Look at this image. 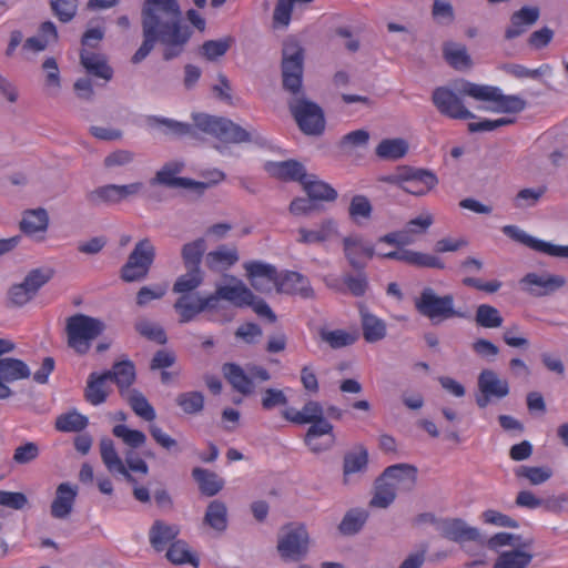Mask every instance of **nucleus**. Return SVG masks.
Returning <instances> with one entry per match:
<instances>
[{
    "mask_svg": "<svg viewBox=\"0 0 568 568\" xmlns=\"http://www.w3.org/2000/svg\"><path fill=\"white\" fill-rule=\"evenodd\" d=\"M143 41L131 58L133 64L142 62L159 42L165 48L163 60L178 58L189 42L192 31L183 24L179 0H143L141 6Z\"/></svg>",
    "mask_w": 568,
    "mask_h": 568,
    "instance_id": "nucleus-1",
    "label": "nucleus"
},
{
    "mask_svg": "<svg viewBox=\"0 0 568 568\" xmlns=\"http://www.w3.org/2000/svg\"><path fill=\"white\" fill-rule=\"evenodd\" d=\"M468 85H479L465 79L455 80L450 87H437L432 93V102L442 115L455 120L475 119L476 115L464 104V97H469Z\"/></svg>",
    "mask_w": 568,
    "mask_h": 568,
    "instance_id": "nucleus-2",
    "label": "nucleus"
},
{
    "mask_svg": "<svg viewBox=\"0 0 568 568\" xmlns=\"http://www.w3.org/2000/svg\"><path fill=\"white\" fill-rule=\"evenodd\" d=\"M106 328L105 323L97 317L77 313L65 321L67 344L78 355H85Z\"/></svg>",
    "mask_w": 568,
    "mask_h": 568,
    "instance_id": "nucleus-3",
    "label": "nucleus"
},
{
    "mask_svg": "<svg viewBox=\"0 0 568 568\" xmlns=\"http://www.w3.org/2000/svg\"><path fill=\"white\" fill-rule=\"evenodd\" d=\"M194 135L196 130L212 135L225 143H246L252 141L251 133L230 119L207 113H192Z\"/></svg>",
    "mask_w": 568,
    "mask_h": 568,
    "instance_id": "nucleus-4",
    "label": "nucleus"
},
{
    "mask_svg": "<svg viewBox=\"0 0 568 568\" xmlns=\"http://www.w3.org/2000/svg\"><path fill=\"white\" fill-rule=\"evenodd\" d=\"M185 164L182 161H170L164 163L150 180V185H160L168 189L191 190L197 194H202L212 184L217 183L225 178L224 173L221 171H214V180L211 183L195 181L190 178L178 176L183 172Z\"/></svg>",
    "mask_w": 568,
    "mask_h": 568,
    "instance_id": "nucleus-5",
    "label": "nucleus"
},
{
    "mask_svg": "<svg viewBox=\"0 0 568 568\" xmlns=\"http://www.w3.org/2000/svg\"><path fill=\"white\" fill-rule=\"evenodd\" d=\"M290 113L298 129L306 135L320 136L324 133L326 121L324 110L316 102L308 100L304 93L288 100Z\"/></svg>",
    "mask_w": 568,
    "mask_h": 568,
    "instance_id": "nucleus-6",
    "label": "nucleus"
},
{
    "mask_svg": "<svg viewBox=\"0 0 568 568\" xmlns=\"http://www.w3.org/2000/svg\"><path fill=\"white\" fill-rule=\"evenodd\" d=\"M416 311L424 317L438 324L454 317H465V314L454 307L452 294L438 295L434 288L424 287L418 297L415 298Z\"/></svg>",
    "mask_w": 568,
    "mask_h": 568,
    "instance_id": "nucleus-7",
    "label": "nucleus"
},
{
    "mask_svg": "<svg viewBox=\"0 0 568 568\" xmlns=\"http://www.w3.org/2000/svg\"><path fill=\"white\" fill-rule=\"evenodd\" d=\"M155 246L150 239L144 237L135 243L126 262L120 268V278L125 283L145 280L154 263Z\"/></svg>",
    "mask_w": 568,
    "mask_h": 568,
    "instance_id": "nucleus-8",
    "label": "nucleus"
},
{
    "mask_svg": "<svg viewBox=\"0 0 568 568\" xmlns=\"http://www.w3.org/2000/svg\"><path fill=\"white\" fill-rule=\"evenodd\" d=\"M282 84L293 95L302 92L304 50L295 42L285 43L282 50Z\"/></svg>",
    "mask_w": 568,
    "mask_h": 568,
    "instance_id": "nucleus-9",
    "label": "nucleus"
},
{
    "mask_svg": "<svg viewBox=\"0 0 568 568\" xmlns=\"http://www.w3.org/2000/svg\"><path fill=\"white\" fill-rule=\"evenodd\" d=\"M311 538L304 524H290L283 527L276 549L284 561H300L306 557Z\"/></svg>",
    "mask_w": 568,
    "mask_h": 568,
    "instance_id": "nucleus-10",
    "label": "nucleus"
},
{
    "mask_svg": "<svg viewBox=\"0 0 568 568\" xmlns=\"http://www.w3.org/2000/svg\"><path fill=\"white\" fill-rule=\"evenodd\" d=\"M466 93L470 98L481 102H494L495 106L485 108L488 111L497 113H519L526 109L527 102L518 95H506L501 90L494 85L479 84L468 85Z\"/></svg>",
    "mask_w": 568,
    "mask_h": 568,
    "instance_id": "nucleus-11",
    "label": "nucleus"
},
{
    "mask_svg": "<svg viewBox=\"0 0 568 568\" xmlns=\"http://www.w3.org/2000/svg\"><path fill=\"white\" fill-rule=\"evenodd\" d=\"M173 310L179 315L180 324L190 323L202 313L217 311L213 293L203 294L201 292L179 296L173 304Z\"/></svg>",
    "mask_w": 568,
    "mask_h": 568,
    "instance_id": "nucleus-12",
    "label": "nucleus"
},
{
    "mask_svg": "<svg viewBox=\"0 0 568 568\" xmlns=\"http://www.w3.org/2000/svg\"><path fill=\"white\" fill-rule=\"evenodd\" d=\"M439 535L459 545L466 541H474L484 547L485 537L478 528L469 526L462 518H442L437 523Z\"/></svg>",
    "mask_w": 568,
    "mask_h": 568,
    "instance_id": "nucleus-13",
    "label": "nucleus"
},
{
    "mask_svg": "<svg viewBox=\"0 0 568 568\" xmlns=\"http://www.w3.org/2000/svg\"><path fill=\"white\" fill-rule=\"evenodd\" d=\"M247 278L251 286L260 293H271L275 287L277 290V270L271 264L260 261L247 262L244 264Z\"/></svg>",
    "mask_w": 568,
    "mask_h": 568,
    "instance_id": "nucleus-14",
    "label": "nucleus"
},
{
    "mask_svg": "<svg viewBox=\"0 0 568 568\" xmlns=\"http://www.w3.org/2000/svg\"><path fill=\"white\" fill-rule=\"evenodd\" d=\"M342 244L344 256L353 270H365V258L371 260L375 255L374 245L365 243L359 235L345 236Z\"/></svg>",
    "mask_w": 568,
    "mask_h": 568,
    "instance_id": "nucleus-15",
    "label": "nucleus"
},
{
    "mask_svg": "<svg viewBox=\"0 0 568 568\" xmlns=\"http://www.w3.org/2000/svg\"><path fill=\"white\" fill-rule=\"evenodd\" d=\"M503 232L510 239L528 246L537 252L545 253L550 256L566 257L568 258V245H556L539 239H536L526 232L519 230L515 225H506L503 227Z\"/></svg>",
    "mask_w": 568,
    "mask_h": 568,
    "instance_id": "nucleus-16",
    "label": "nucleus"
},
{
    "mask_svg": "<svg viewBox=\"0 0 568 568\" xmlns=\"http://www.w3.org/2000/svg\"><path fill=\"white\" fill-rule=\"evenodd\" d=\"M339 235L337 222L327 217L316 229L300 226L296 230V243L301 245H322Z\"/></svg>",
    "mask_w": 568,
    "mask_h": 568,
    "instance_id": "nucleus-17",
    "label": "nucleus"
},
{
    "mask_svg": "<svg viewBox=\"0 0 568 568\" xmlns=\"http://www.w3.org/2000/svg\"><path fill=\"white\" fill-rule=\"evenodd\" d=\"M310 424L304 436L305 444L315 454L329 449L334 443L333 425L324 416Z\"/></svg>",
    "mask_w": 568,
    "mask_h": 568,
    "instance_id": "nucleus-18",
    "label": "nucleus"
},
{
    "mask_svg": "<svg viewBox=\"0 0 568 568\" xmlns=\"http://www.w3.org/2000/svg\"><path fill=\"white\" fill-rule=\"evenodd\" d=\"M566 280L561 275H539L528 273L520 280V285L532 296H546L561 288Z\"/></svg>",
    "mask_w": 568,
    "mask_h": 568,
    "instance_id": "nucleus-19",
    "label": "nucleus"
},
{
    "mask_svg": "<svg viewBox=\"0 0 568 568\" xmlns=\"http://www.w3.org/2000/svg\"><path fill=\"white\" fill-rule=\"evenodd\" d=\"M234 285H219L213 293L216 308L221 300L230 302L233 306L243 308L246 304H252L253 292L235 276H231Z\"/></svg>",
    "mask_w": 568,
    "mask_h": 568,
    "instance_id": "nucleus-20",
    "label": "nucleus"
},
{
    "mask_svg": "<svg viewBox=\"0 0 568 568\" xmlns=\"http://www.w3.org/2000/svg\"><path fill=\"white\" fill-rule=\"evenodd\" d=\"M417 468L410 464H395L386 467L383 473L396 493H410L417 483Z\"/></svg>",
    "mask_w": 568,
    "mask_h": 568,
    "instance_id": "nucleus-21",
    "label": "nucleus"
},
{
    "mask_svg": "<svg viewBox=\"0 0 568 568\" xmlns=\"http://www.w3.org/2000/svg\"><path fill=\"white\" fill-rule=\"evenodd\" d=\"M540 17L538 7H523L510 16V23L505 30V39L513 40L523 36Z\"/></svg>",
    "mask_w": 568,
    "mask_h": 568,
    "instance_id": "nucleus-22",
    "label": "nucleus"
},
{
    "mask_svg": "<svg viewBox=\"0 0 568 568\" xmlns=\"http://www.w3.org/2000/svg\"><path fill=\"white\" fill-rule=\"evenodd\" d=\"M78 495V487L70 483H61L50 506V514L55 519H65L72 511Z\"/></svg>",
    "mask_w": 568,
    "mask_h": 568,
    "instance_id": "nucleus-23",
    "label": "nucleus"
},
{
    "mask_svg": "<svg viewBox=\"0 0 568 568\" xmlns=\"http://www.w3.org/2000/svg\"><path fill=\"white\" fill-rule=\"evenodd\" d=\"M101 459L110 473H118L122 475L130 484H135L136 479L125 467L123 460L120 458L114 443L109 437H102L99 443Z\"/></svg>",
    "mask_w": 568,
    "mask_h": 568,
    "instance_id": "nucleus-24",
    "label": "nucleus"
},
{
    "mask_svg": "<svg viewBox=\"0 0 568 568\" xmlns=\"http://www.w3.org/2000/svg\"><path fill=\"white\" fill-rule=\"evenodd\" d=\"M277 292L297 294L303 298L314 296L310 281L298 272H286L283 276L277 274Z\"/></svg>",
    "mask_w": 568,
    "mask_h": 568,
    "instance_id": "nucleus-25",
    "label": "nucleus"
},
{
    "mask_svg": "<svg viewBox=\"0 0 568 568\" xmlns=\"http://www.w3.org/2000/svg\"><path fill=\"white\" fill-rule=\"evenodd\" d=\"M479 393L488 394L496 399H503L508 396L510 389L507 379L500 378L493 369H483L477 379Z\"/></svg>",
    "mask_w": 568,
    "mask_h": 568,
    "instance_id": "nucleus-26",
    "label": "nucleus"
},
{
    "mask_svg": "<svg viewBox=\"0 0 568 568\" xmlns=\"http://www.w3.org/2000/svg\"><path fill=\"white\" fill-rule=\"evenodd\" d=\"M265 170L274 178L283 181H298L301 184L307 178L304 165L296 160L267 162Z\"/></svg>",
    "mask_w": 568,
    "mask_h": 568,
    "instance_id": "nucleus-27",
    "label": "nucleus"
},
{
    "mask_svg": "<svg viewBox=\"0 0 568 568\" xmlns=\"http://www.w3.org/2000/svg\"><path fill=\"white\" fill-rule=\"evenodd\" d=\"M179 534V526L156 519L149 530L150 545L155 551L161 552L168 547V545L175 541Z\"/></svg>",
    "mask_w": 568,
    "mask_h": 568,
    "instance_id": "nucleus-28",
    "label": "nucleus"
},
{
    "mask_svg": "<svg viewBox=\"0 0 568 568\" xmlns=\"http://www.w3.org/2000/svg\"><path fill=\"white\" fill-rule=\"evenodd\" d=\"M222 372L225 379L231 384L234 390L247 396L254 392V383L247 373L239 364L225 363L222 366Z\"/></svg>",
    "mask_w": 568,
    "mask_h": 568,
    "instance_id": "nucleus-29",
    "label": "nucleus"
},
{
    "mask_svg": "<svg viewBox=\"0 0 568 568\" xmlns=\"http://www.w3.org/2000/svg\"><path fill=\"white\" fill-rule=\"evenodd\" d=\"M368 466V450L363 446H356L353 452H347L343 458V484L349 485L352 475L365 473Z\"/></svg>",
    "mask_w": 568,
    "mask_h": 568,
    "instance_id": "nucleus-30",
    "label": "nucleus"
},
{
    "mask_svg": "<svg viewBox=\"0 0 568 568\" xmlns=\"http://www.w3.org/2000/svg\"><path fill=\"white\" fill-rule=\"evenodd\" d=\"M104 377L116 384L121 396H125L135 381V366L131 361L118 362L112 369L104 372Z\"/></svg>",
    "mask_w": 568,
    "mask_h": 568,
    "instance_id": "nucleus-31",
    "label": "nucleus"
},
{
    "mask_svg": "<svg viewBox=\"0 0 568 568\" xmlns=\"http://www.w3.org/2000/svg\"><path fill=\"white\" fill-rule=\"evenodd\" d=\"M80 63L90 75L105 81L112 79L113 70L102 54L82 49L80 51Z\"/></svg>",
    "mask_w": 568,
    "mask_h": 568,
    "instance_id": "nucleus-32",
    "label": "nucleus"
},
{
    "mask_svg": "<svg viewBox=\"0 0 568 568\" xmlns=\"http://www.w3.org/2000/svg\"><path fill=\"white\" fill-rule=\"evenodd\" d=\"M397 493L393 484L382 473L374 481L373 496L368 503L371 508L386 509L396 499Z\"/></svg>",
    "mask_w": 568,
    "mask_h": 568,
    "instance_id": "nucleus-33",
    "label": "nucleus"
},
{
    "mask_svg": "<svg viewBox=\"0 0 568 568\" xmlns=\"http://www.w3.org/2000/svg\"><path fill=\"white\" fill-rule=\"evenodd\" d=\"M406 180L402 190L415 196L426 195L438 183L437 176L429 170H420Z\"/></svg>",
    "mask_w": 568,
    "mask_h": 568,
    "instance_id": "nucleus-34",
    "label": "nucleus"
},
{
    "mask_svg": "<svg viewBox=\"0 0 568 568\" xmlns=\"http://www.w3.org/2000/svg\"><path fill=\"white\" fill-rule=\"evenodd\" d=\"M239 261V253L236 247H227L220 245L216 250L206 254V266L213 272L227 270Z\"/></svg>",
    "mask_w": 568,
    "mask_h": 568,
    "instance_id": "nucleus-35",
    "label": "nucleus"
},
{
    "mask_svg": "<svg viewBox=\"0 0 568 568\" xmlns=\"http://www.w3.org/2000/svg\"><path fill=\"white\" fill-rule=\"evenodd\" d=\"M282 416L291 423L305 425L324 416V409L321 403L316 400H308L304 404L301 410L287 408L282 413Z\"/></svg>",
    "mask_w": 568,
    "mask_h": 568,
    "instance_id": "nucleus-36",
    "label": "nucleus"
},
{
    "mask_svg": "<svg viewBox=\"0 0 568 568\" xmlns=\"http://www.w3.org/2000/svg\"><path fill=\"white\" fill-rule=\"evenodd\" d=\"M49 226V215L45 209L38 207L26 210L19 227L26 235H33L39 232H45Z\"/></svg>",
    "mask_w": 568,
    "mask_h": 568,
    "instance_id": "nucleus-37",
    "label": "nucleus"
},
{
    "mask_svg": "<svg viewBox=\"0 0 568 568\" xmlns=\"http://www.w3.org/2000/svg\"><path fill=\"white\" fill-rule=\"evenodd\" d=\"M192 477L197 483L200 491L207 497L217 495L224 487V480L214 471L195 467Z\"/></svg>",
    "mask_w": 568,
    "mask_h": 568,
    "instance_id": "nucleus-38",
    "label": "nucleus"
},
{
    "mask_svg": "<svg viewBox=\"0 0 568 568\" xmlns=\"http://www.w3.org/2000/svg\"><path fill=\"white\" fill-rule=\"evenodd\" d=\"M31 375L29 366L19 358H0V381L4 384L27 379Z\"/></svg>",
    "mask_w": 568,
    "mask_h": 568,
    "instance_id": "nucleus-39",
    "label": "nucleus"
},
{
    "mask_svg": "<svg viewBox=\"0 0 568 568\" xmlns=\"http://www.w3.org/2000/svg\"><path fill=\"white\" fill-rule=\"evenodd\" d=\"M206 251L205 240L199 237L185 243L181 248V258L185 270H202L201 263Z\"/></svg>",
    "mask_w": 568,
    "mask_h": 568,
    "instance_id": "nucleus-40",
    "label": "nucleus"
},
{
    "mask_svg": "<svg viewBox=\"0 0 568 568\" xmlns=\"http://www.w3.org/2000/svg\"><path fill=\"white\" fill-rule=\"evenodd\" d=\"M529 549L518 547L500 552L494 568H526L534 558V555L528 551Z\"/></svg>",
    "mask_w": 568,
    "mask_h": 568,
    "instance_id": "nucleus-41",
    "label": "nucleus"
},
{
    "mask_svg": "<svg viewBox=\"0 0 568 568\" xmlns=\"http://www.w3.org/2000/svg\"><path fill=\"white\" fill-rule=\"evenodd\" d=\"M204 283V272L202 270H186V273L176 277L173 283L172 292L182 296L199 292L197 288Z\"/></svg>",
    "mask_w": 568,
    "mask_h": 568,
    "instance_id": "nucleus-42",
    "label": "nucleus"
},
{
    "mask_svg": "<svg viewBox=\"0 0 568 568\" xmlns=\"http://www.w3.org/2000/svg\"><path fill=\"white\" fill-rule=\"evenodd\" d=\"M148 123L152 128H164L163 133L165 135H173V136H184V135H191L194 136V128L190 123L180 122L176 120L168 119V118H160V116H149Z\"/></svg>",
    "mask_w": 568,
    "mask_h": 568,
    "instance_id": "nucleus-43",
    "label": "nucleus"
},
{
    "mask_svg": "<svg viewBox=\"0 0 568 568\" xmlns=\"http://www.w3.org/2000/svg\"><path fill=\"white\" fill-rule=\"evenodd\" d=\"M307 196L315 201L333 202L337 199V192L329 184L316 180L315 175H307L302 183Z\"/></svg>",
    "mask_w": 568,
    "mask_h": 568,
    "instance_id": "nucleus-44",
    "label": "nucleus"
},
{
    "mask_svg": "<svg viewBox=\"0 0 568 568\" xmlns=\"http://www.w3.org/2000/svg\"><path fill=\"white\" fill-rule=\"evenodd\" d=\"M363 336L367 343H376L386 336V324L381 318L361 311Z\"/></svg>",
    "mask_w": 568,
    "mask_h": 568,
    "instance_id": "nucleus-45",
    "label": "nucleus"
},
{
    "mask_svg": "<svg viewBox=\"0 0 568 568\" xmlns=\"http://www.w3.org/2000/svg\"><path fill=\"white\" fill-rule=\"evenodd\" d=\"M109 381L104 377V373H91L88 378L87 387L84 389V397L91 405L98 406L103 404L108 398V392L104 388L105 382Z\"/></svg>",
    "mask_w": 568,
    "mask_h": 568,
    "instance_id": "nucleus-46",
    "label": "nucleus"
},
{
    "mask_svg": "<svg viewBox=\"0 0 568 568\" xmlns=\"http://www.w3.org/2000/svg\"><path fill=\"white\" fill-rule=\"evenodd\" d=\"M165 557L174 565L190 564L193 567H197L200 560L195 554H193L189 545L184 540H175L170 544Z\"/></svg>",
    "mask_w": 568,
    "mask_h": 568,
    "instance_id": "nucleus-47",
    "label": "nucleus"
},
{
    "mask_svg": "<svg viewBox=\"0 0 568 568\" xmlns=\"http://www.w3.org/2000/svg\"><path fill=\"white\" fill-rule=\"evenodd\" d=\"M408 152V143L404 139H384L376 146L375 153L383 160H399Z\"/></svg>",
    "mask_w": 568,
    "mask_h": 568,
    "instance_id": "nucleus-48",
    "label": "nucleus"
},
{
    "mask_svg": "<svg viewBox=\"0 0 568 568\" xmlns=\"http://www.w3.org/2000/svg\"><path fill=\"white\" fill-rule=\"evenodd\" d=\"M123 397L126 399L135 415L146 422H152L155 419L156 414L153 406L140 390L133 388Z\"/></svg>",
    "mask_w": 568,
    "mask_h": 568,
    "instance_id": "nucleus-49",
    "label": "nucleus"
},
{
    "mask_svg": "<svg viewBox=\"0 0 568 568\" xmlns=\"http://www.w3.org/2000/svg\"><path fill=\"white\" fill-rule=\"evenodd\" d=\"M234 43V38L225 37L219 40H206L199 48V54L210 62L217 61Z\"/></svg>",
    "mask_w": 568,
    "mask_h": 568,
    "instance_id": "nucleus-50",
    "label": "nucleus"
},
{
    "mask_svg": "<svg viewBox=\"0 0 568 568\" xmlns=\"http://www.w3.org/2000/svg\"><path fill=\"white\" fill-rule=\"evenodd\" d=\"M534 545L532 538L523 539L520 535H514L510 532H497L490 538L486 539L484 546L491 550H497L503 546H513L514 548H531Z\"/></svg>",
    "mask_w": 568,
    "mask_h": 568,
    "instance_id": "nucleus-51",
    "label": "nucleus"
},
{
    "mask_svg": "<svg viewBox=\"0 0 568 568\" xmlns=\"http://www.w3.org/2000/svg\"><path fill=\"white\" fill-rule=\"evenodd\" d=\"M368 516L369 514L365 509H349L338 525L339 532L344 536H352L357 534L365 525Z\"/></svg>",
    "mask_w": 568,
    "mask_h": 568,
    "instance_id": "nucleus-52",
    "label": "nucleus"
},
{
    "mask_svg": "<svg viewBox=\"0 0 568 568\" xmlns=\"http://www.w3.org/2000/svg\"><path fill=\"white\" fill-rule=\"evenodd\" d=\"M88 204L92 207L100 205H114L119 204L116 194V184H106L95 187L85 194Z\"/></svg>",
    "mask_w": 568,
    "mask_h": 568,
    "instance_id": "nucleus-53",
    "label": "nucleus"
},
{
    "mask_svg": "<svg viewBox=\"0 0 568 568\" xmlns=\"http://www.w3.org/2000/svg\"><path fill=\"white\" fill-rule=\"evenodd\" d=\"M204 523L217 531H224L227 527V509L223 501L213 500L209 504Z\"/></svg>",
    "mask_w": 568,
    "mask_h": 568,
    "instance_id": "nucleus-54",
    "label": "nucleus"
},
{
    "mask_svg": "<svg viewBox=\"0 0 568 568\" xmlns=\"http://www.w3.org/2000/svg\"><path fill=\"white\" fill-rule=\"evenodd\" d=\"M443 53L445 60L456 70L468 69L471 65V59L465 45L447 43L444 45Z\"/></svg>",
    "mask_w": 568,
    "mask_h": 568,
    "instance_id": "nucleus-55",
    "label": "nucleus"
},
{
    "mask_svg": "<svg viewBox=\"0 0 568 568\" xmlns=\"http://www.w3.org/2000/svg\"><path fill=\"white\" fill-rule=\"evenodd\" d=\"M88 424L89 420L87 416L78 413L77 410H72L58 416L54 425L59 432L78 433L83 430Z\"/></svg>",
    "mask_w": 568,
    "mask_h": 568,
    "instance_id": "nucleus-56",
    "label": "nucleus"
},
{
    "mask_svg": "<svg viewBox=\"0 0 568 568\" xmlns=\"http://www.w3.org/2000/svg\"><path fill=\"white\" fill-rule=\"evenodd\" d=\"M175 403L185 414L197 415L204 408V395L196 390L180 393Z\"/></svg>",
    "mask_w": 568,
    "mask_h": 568,
    "instance_id": "nucleus-57",
    "label": "nucleus"
},
{
    "mask_svg": "<svg viewBox=\"0 0 568 568\" xmlns=\"http://www.w3.org/2000/svg\"><path fill=\"white\" fill-rule=\"evenodd\" d=\"M475 322L484 328H497L503 325L504 320L495 306L480 304L476 308Z\"/></svg>",
    "mask_w": 568,
    "mask_h": 568,
    "instance_id": "nucleus-58",
    "label": "nucleus"
},
{
    "mask_svg": "<svg viewBox=\"0 0 568 568\" xmlns=\"http://www.w3.org/2000/svg\"><path fill=\"white\" fill-rule=\"evenodd\" d=\"M135 331L144 338L164 345L168 342V336L164 328L146 318H141L134 324Z\"/></svg>",
    "mask_w": 568,
    "mask_h": 568,
    "instance_id": "nucleus-59",
    "label": "nucleus"
},
{
    "mask_svg": "<svg viewBox=\"0 0 568 568\" xmlns=\"http://www.w3.org/2000/svg\"><path fill=\"white\" fill-rule=\"evenodd\" d=\"M53 275L54 271L50 267L34 268L26 275L22 284L36 296L39 290L45 285Z\"/></svg>",
    "mask_w": 568,
    "mask_h": 568,
    "instance_id": "nucleus-60",
    "label": "nucleus"
},
{
    "mask_svg": "<svg viewBox=\"0 0 568 568\" xmlns=\"http://www.w3.org/2000/svg\"><path fill=\"white\" fill-rule=\"evenodd\" d=\"M112 434L132 449L142 447L146 442V436L143 432L130 429L124 424L115 425L112 428Z\"/></svg>",
    "mask_w": 568,
    "mask_h": 568,
    "instance_id": "nucleus-61",
    "label": "nucleus"
},
{
    "mask_svg": "<svg viewBox=\"0 0 568 568\" xmlns=\"http://www.w3.org/2000/svg\"><path fill=\"white\" fill-rule=\"evenodd\" d=\"M40 456V446L36 442H24L13 450L12 462L23 466L36 462Z\"/></svg>",
    "mask_w": 568,
    "mask_h": 568,
    "instance_id": "nucleus-62",
    "label": "nucleus"
},
{
    "mask_svg": "<svg viewBox=\"0 0 568 568\" xmlns=\"http://www.w3.org/2000/svg\"><path fill=\"white\" fill-rule=\"evenodd\" d=\"M50 9L60 22L68 23L77 16L78 0H50Z\"/></svg>",
    "mask_w": 568,
    "mask_h": 568,
    "instance_id": "nucleus-63",
    "label": "nucleus"
},
{
    "mask_svg": "<svg viewBox=\"0 0 568 568\" xmlns=\"http://www.w3.org/2000/svg\"><path fill=\"white\" fill-rule=\"evenodd\" d=\"M354 271L356 272L355 275L347 273L343 276V283L353 296L361 297L364 296L368 290V278L365 270Z\"/></svg>",
    "mask_w": 568,
    "mask_h": 568,
    "instance_id": "nucleus-64",
    "label": "nucleus"
}]
</instances>
